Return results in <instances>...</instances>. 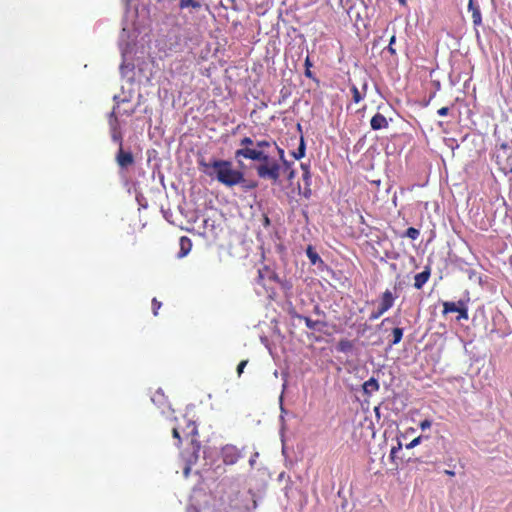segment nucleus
Segmentation results:
<instances>
[{
	"label": "nucleus",
	"instance_id": "15",
	"mask_svg": "<svg viewBox=\"0 0 512 512\" xmlns=\"http://www.w3.org/2000/svg\"><path fill=\"white\" fill-rule=\"evenodd\" d=\"M379 388V383L375 378H370L363 384V391L366 395H371L373 392L378 391Z\"/></svg>",
	"mask_w": 512,
	"mask_h": 512
},
{
	"label": "nucleus",
	"instance_id": "39",
	"mask_svg": "<svg viewBox=\"0 0 512 512\" xmlns=\"http://www.w3.org/2000/svg\"><path fill=\"white\" fill-rule=\"evenodd\" d=\"M313 313L318 316L324 315V312L320 309L318 305L314 306Z\"/></svg>",
	"mask_w": 512,
	"mask_h": 512
},
{
	"label": "nucleus",
	"instance_id": "20",
	"mask_svg": "<svg viewBox=\"0 0 512 512\" xmlns=\"http://www.w3.org/2000/svg\"><path fill=\"white\" fill-rule=\"evenodd\" d=\"M283 378H284V383H283V386H282V393H281L280 398H279L280 409H281L280 419H281L282 422L284 421L283 414L286 412L284 407H283V394H284L285 389L287 388V374L286 373H283Z\"/></svg>",
	"mask_w": 512,
	"mask_h": 512
},
{
	"label": "nucleus",
	"instance_id": "22",
	"mask_svg": "<svg viewBox=\"0 0 512 512\" xmlns=\"http://www.w3.org/2000/svg\"><path fill=\"white\" fill-rule=\"evenodd\" d=\"M392 336H393V340L391 342V345L398 344L401 341L402 337H403V329L402 328H398V327L394 328L392 330Z\"/></svg>",
	"mask_w": 512,
	"mask_h": 512
},
{
	"label": "nucleus",
	"instance_id": "19",
	"mask_svg": "<svg viewBox=\"0 0 512 512\" xmlns=\"http://www.w3.org/2000/svg\"><path fill=\"white\" fill-rule=\"evenodd\" d=\"M248 496H249V498H250V502H251V504H250V503H245V504L243 505V508H244L245 510H248V511H249V510H254V509H256V507H257V499H256V495H255L251 490H249V491H248Z\"/></svg>",
	"mask_w": 512,
	"mask_h": 512
},
{
	"label": "nucleus",
	"instance_id": "55",
	"mask_svg": "<svg viewBox=\"0 0 512 512\" xmlns=\"http://www.w3.org/2000/svg\"><path fill=\"white\" fill-rule=\"evenodd\" d=\"M509 173L512 174V168H510L509 171L505 172L506 175H508Z\"/></svg>",
	"mask_w": 512,
	"mask_h": 512
},
{
	"label": "nucleus",
	"instance_id": "58",
	"mask_svg": "<svg viewBox=\"0 0 512 512\" xmlns=\"http://www.w3.org/2000/svg\"><path fill=\"white\" fill-rule=\"evenodd\" d=\"M339 3H343V0H339Z\"/></svg>",
	"mask_w": 512,
	"mask_h": 512
},
{
	"label": "nucleus",
	"instance_id": "25",
	"mask_svg": "<svg viewBox=\"0 0 512 512\" xmlns=\"http://www.w3.org/2000/svg\"><path fill=\"white\" fill-rule=\"evenodd\" d=\"M472 20L475 26H479L482 23L481 12L479 8H475L472 12Z\"/></svg>",
	"mask_w": 512,
	"mask_h": 512
},
{
	"label": "nucleus",
	"instance_id": "44",
	"mask_svg": "<svg viewBox=\"0 0 512 512\" xmlns=\"http://www.w3.org/2000/svg\"><path fill=\"white\" fill-rule=\"evenodd\" d=\"M305 76L308 77V78H313V74H312L310 68H306Z\"/></svg>",
	"mask_w": 512,
	"mask_h": 512
},
{
	"label": "nucleus",
	"instance_id": "31",
	"mask_svg": "<svg viewBox=\"0 0 512 512\" xmlns=\"http://www.w3.org/2000/svg\"><path fill=\"white\" fill-rule=\"evenodd\" d=\"M247 363H248V361H247V360H243V361H241V362L238 364V366H237V374H238V376H239V377H240V376H241V374L243 373L244 368L246 367Z\"/></svg>",
	"mask_w": 512,
	"mask_h": 512
},
{
	"label": "nucleus",
	"instance_id": "12",
	"mask_svg": "<svg viewBox=\"0 0 512 512\" xmlns=\"http://www.w3.org/2000/svg\"><path fill=\"white\" fill-rule=\"evenodd\" d=\"M241 148L237 149L235 152L236 158H243L242 154H239V152H243V150H254L255 142L250 137H244L240 141Z\"/></svg>",
	"mask_w": 512,
	"mask_h": 512
},
{
	"label": "nucleus",
	"instance_id": "18",
	"mask_svg": "<svg viewBox=\"0 0 512 512\" xmlns=\"http://www.w3.org/2000/svg\"><path fill=\"white\" fill-rule=\"evenodd\" d=\"M306 255L313 265H316L318 262H322L320 256L318 255V253L314 250V248L312 246L307 247Z\"/></svg>",
	"mask_w": 512,
	"mask_h": 512
},
{
	"label": "nucleus",
	"instance_id": "56",
	"mask_svg": "<svg viewBox=\"0 0 512 512\" xmlns=\"http://www.w3.org/2000/svg\"><path fill=\"white\" fill-rule=\"evenodd\" d=\"M389 321V318H385L382 323Z\"/></svg>",
	"mask_w": 512,
	"mask_h": 512
},
{
	"label": "nucleus",
	"instance_id": "41",
	"mask_svg": "<svg viewBox=\"0 0 512 512\" xmlns=\"http://www.w3.org/2000/svg\"><path fill=\"white\" fill-rule=\"evenodd\" d=\"M172 434H173V437L178 439V441L180 442V434H179V430L177 427H174L173 430H172Z\"/></svg>",
	"mask_w": 512,
	"mask_h": 512
},
{
	"label": "nucleus",
	"instance_id": "40",
	"mask_svg": "<svg viewBox=\"0 0 512 512\" xmlns=\"http://www.w3.org/2000/svg\"><path fill=\"white\" fill-rule=\"evenodd\" d=\"M190 470H191V462H189V463L185 466L184 471H183L184 476H185L186 478L189 476Z\"/></svg>",
	"mask_w": 512,
	"mask_h": 512
},
{
	"label": "nucleus",
	"instance_id": "38",
	"mask_svg": "<svg viewBox=\"0 0 512 512\" xmlns=\"http://www.w3.org/2000/svg\"><path fill=\"white\" fill-rule=\"evenodd\" d=\"M258 456H259L258 452H255V453L250 457V459H249V465H250L251 467H253V466H254V464H255L256 459L258 458Z\"/></svg>",
	"mask_w": 512,
	"mask_h": 512
},
{
	"label": "nucleus",
	"instance_id": "51",
	"mask_svg": "<svg viewBox=\"0 0 512 512\" xmlns=\"http://www.w3.org/2000/svg\"><path fill=\"white\" fill-rule=\"evenodd\" d=\"M398 2H399L401 5H403V6H405V5H406V0H398Z\"/></svg>",
	"mask_w": 512,
	"mask_h": 512
},
{
	"label": "nucleus",
	"instance_id": "49",
	"mask_svg": "<svg viewBox=\"0 0 512 512\" xmlns=\"http://www.w3.org/2000/svg\"><path fill=\"white\" fill-rule=\"evenodd\" d=\"M445 473L447 475H450V476H454L455 475L454 471H451V470H446Z\"/></svg>",
	"mask_w": 512,
	"mask_h": 512
},
{
	"label": "nucleus",
	"instance_id": "10",
	"mask_svg": "<svg viewBox=\"0 0 512 512\" xmlns=\"http://www.w3.org/2000/svg\"><path fill=\"white\" fill-rule=\"evenodd\" d=\"M429 277H430V268L426 267L424 271L415 275L414 287L416 289H421L426 284V282L429 280Z\"/></svg>",
	"mask_w": 512,
	"mask_h": 512
},
{
	"label": "nucleus",
	"instance_id": "43",
	"mask_svg": "<svg viewBox=\"0 0 512 512\" xmlns=\"http://www.w3.org/2000/svg\"><path fill=\"white\" fill-rule=\"evenodd\" d=\"M400 449H401V444H399L397 448H396V447H393V448L391 449V456L393 457V456L396 454V452H397L398 450H400Z\"/></svg>",
	"mask_w": 512,
	"mask_h": 512
},
{
	"label": "nucleus",
	"instance_id": "34",
	"mask_svg": "<svg viewBox=\"0 0 512 512\" xmlns=\"http://www.w3.org/2000/svg\"><path fill=\"white\" fill-rule=\"evenodd\" d=\"M395 43V36H392L388 45V50L391 54H395V49L393 48V44Z\"/></svg>",
	"mask_w": 512,
	"mask_h": 512
},
{
	"label": "nucleus",
	"instance_id": "52",
	"mask_svg": "<svg viewBox=\"0 0 512 512\" xmlns=\"http://www.w3.org/2000/svg\"><path fill=\"white\" fill-rule=\"evenodd\" d=\"M259 279L262 280L263 279V272L261 270H259Z\"/></svg>",
	"mask_w": 512,
	"mask_h": 512
},
{
	"label": "nucleus",
	"instance_id": "26",
	"mask_svg": "<svg viewBox=\"0 0 512 512\" xmlns=\"http://www.w3.org/2000/svg\"><path fill=\"white\" fill-rule=\"evenodd\" d=\"M406 236L412 240H416L418 237H419V230L414 228V227H409L407 230H406Z\"/></svg>",
	"mask_w": 512,
	"mask_h": 512
},
{
	"label": "nucleus",
	"instance_id": "32",
	"mask_svg": "<svg viewBox=\"0 0 512 512\" xmlns=\"http://www.w3.org/2000/svg\"><path fill=\"white\" fill-rule=\"evenodd\" d=\"M161 303L157 301L156 298H153L152 300V308H153V314L157 315L158 309H160Z\"/></svg>",
	"mask_w": 512,
	"mask_h": 512
},
{
	"label": "nucleus",
	"instance_id": "17",
	"mask_svg": "<svg viewBox=\"0 0 512 512\" xmlns=\"http://www.w3.org/2000/svg\"><path fill=\"white\" fill-rule=\"evenodd\" d=\"M357 0H343V3H339L340 6L347 12L348 15H350L355 6H356ZM363 6L365 5L364 0H358Z\"/></svg>",
	"mask_w": 512,
	"mask_h": 512
},
{
	"label": "nucleus",
	"instance_id": "11",
	"mask_svg": "<svg viewBox=\"0 0 512 512\" xmlns=\"http://www.w3.org/2000/svg\"><path fill=\"white\" fill-rule=\"evenodd\" d=\"M297 317L304 320L307 328L311 330L321 331V328L326 326V323L320 320H312L311 318L302 315H297Z\"/></svg>",
	"mask_w": 512,
	"mask_h": 512
},
{
	"label": "nucleus",
	"instance_id": "28",
	"mask_svg": "<svg viewBox=\"0 0 512 512\" xmlns=\"http://www.w3.org/2000/svg\"><path fill=\"white\" fill-rule=\"evenodd\" d=\"M152 402L162 404L164 401V395L163 393L158 390L155 395L151 398Z\"/></svg>",
	"mask_w": 512,
	"mask_h": 512
},
{
	"label": "nucleus",
	"instance_id": "16",
	"mask_svg": "<svg viewBox=\"0 0 512 512\" xmlns=\"http://www.w3.org/2000/svg\"><path fill=\"white\" fill-rule=\"evenodd\" d=\"M192 243L191 240L188 237H181L180 238V252L178 254V257L182 258L185 257L191 250Z\"/></svg>",
	"mask_w": 512,
	"mask_h": 512
},
{
	"label": "nucleus",
	"instance_id": "5",
	"mask_svg": "<svg viewBox=\"0 0 512 512\" xmlns=\"http://www.w3.org/2000/svg\"><path fill=\"white\" fill-rule=\"evenodd\" d=\"M394 300L395 297L393 296L392 292L390 290H386L381 297V303L378 309L370 314L369 320L373 321L380 318L386 311H388L393 306Z\"/></svg>",
	"mask_w": 512,
	"mask_h": 512
},
{
	"label": "nucleus",
	"instance_id": "33",
	"mask_svg": "<svg viewBox=\"0 0 512 512\" xmlns=\"http://www.w3.org/2000/svg\"><path fill=\"white\" fill-rule=\"evenodd\" d=\"M432 426V421L429 419H425L420 423V428L422 430L429 429Z\"/></svg>",
	"mask_w": 512,
	"mask_h": 512
},
{
	"label": "nucleus",
	"instance_id": "57",
	"mask_svg": "<svg viewBox=\"0 0 512 512\" xmlns=\"http://www.w3.org/2000/svg\"><path fill=\"white\" fill-rule=\"evenodd\" d=\"M274 376H275V377H277V376H278V371H277V370L274 372Z\"/></svg>",
	"mask_w": 512,
	"mask_h": 512
},
{
	"label": "nucleus",
	"instance_id": "9",
	"mask_svg": "<svg viewBox=\"0 0 512 512\" xmlns=\"http://www.w3.org/2000/svg\"><path fill=\"white\" fill-rule=\"evenodd\" d=\"M370 125L373 130H380L388 127V121L384 115L376 113L372 117Z\"/></svg>",
	"mask_w": 512,
	"mask_h": 512
},
{
	"label": "nucleus",
	"instance_id": "27",
	"mask_svg": "<svg viewBox=\"0 0 512 512\" xmlns=\"http://www.w3.org/2000/svg\"><path fill=\"white\" fill-rule=\"evenodd\" d=\"M351 91H352V94H353L354 102L359 103L362 100V98H363L361 93H360V91L358 90V88L356 86H353L351 88Z\"/></svg>",
	"mask_w": 512,
	"mask_h": 512
},
{
	"label": "nucleus",
	"instance_id": "46",
	"mask_svg": "<svg viewBox=\"0 0 512 512\" xmlns=\"http://www.w3.org/2000/svg\"><path fill=\"white\" fill-rule=\"evenodd\" d=\"M187 512H199V511L197 510V508H196V507H194V506H189V507L187 508Z\"/></svg>",
	"mask_w": 512,
	"mask_h": 512
},
{
	"label": "nucleus",
	"instance_id": "4",
	"mask_svg": "<svg viewBox=\"0 0 512 512\" xmlns=\"http://www.w3.org/2000/svg\"><path fill=\"white\" fill-rule=\"evenodd\" d=\"M113 99L116 102L117 106L113 108V111L111 112L109 119L111 138L114 142L119 144V147H122V133L120 131L119 123L116 118V110L118 109L120 102H126L128 101V99L126 97L120 98V96L118 95H115Z\"/></svg>",
	"mask_w": 512,
	"mask_h": 512
},
{
	"label": "nucleus",
	"instance_id": "53",
	"mask_svg": "<svg viewBox=\"0 0 512 512\" xmlns=\"http://www.w3.org/2000/svg\"><path fill=\"white\" fill-rule=\"evenodd\" d=\"M294 177V172L293 171H290L289 173V178H293Z\"/></svg>",
	"mask_w": 512,
	"mask_h": 512
},
{
	"label": "nucleus",
	"instance_id": "45",
	"mask_svg": "<svg viewBox=\"0 0 512 512\" xmlns=\"http://www.w3.org/2000/svg\"><path fill=\"white\" fill-rule=\"evenodd\" d=\"M301 166H302V169L304 170V179H307L309 176V172L305 165L302 164Z\"/></svg>",
	"mask_w": 512,
	"mask_h": 512
},
{
	"label": "nucleus",
	"instance_id": "2",
	"mask_svg": "<svg viewBox=\"0 0 512 512\" xmlns=\"http://www.w3.org/2000/svg\"><path fill=\"white\" fill-rule=\"evenodd\" d=\"M239 154H242L244 159L258 162L255 170L259 178L270 180L272 183L279 182L284 167L272 152L263 153L262 151L243 150Z\"/></svg>",
	"mask_w": 512,
	"mask_h": 512
},
{
	"label": "nucleus",
	"instance_id": "30",
	"mask_svg": "<svg viewBox=\"0 0 512 512\" xmlns=\"http://www.w3.org/2000/svg\"><path fill=\"white\" fill-rule=\"evenodd\" d=\"M421 440H422L421 436L413 439L409 444L406 445V448L411 449V448L416 447L417 445H419L421 443Z\"/></svg>",
	"mask_w": 512,
	"mask_h": 512
},
{
	"label": "nucleus",
	"instance_id": "50",
	"mask_svg": "<svg viewBox=\"0 0 512 512\" xmlns=\"http://www.w3.org/2000/svg\"><path fill=\"white\" fill-rule=\"evenodd\" d=\"M227 2L230 4V6H233L235 4V0H227Z\"/></svg>",
	"mask_w": 512,
	"mask_h": 512
},
{
	"label": "nucleus",
	"instance_id": "47",
	"mask_svg": "<svg viewBox=\"0 0 512 512\" xmlns=\"http://www.w3.org/2000/svg\"><path fill=\"white\" fill-rule=\"evenodd\" d=\"M305 66H306V68H310L312 66L309 57H307L305 60Z\"/></svg>",
	"mask_w": 512,
	"mask_h": 512
},
{
	"label": "nucleus",
	"instance_id": "23",
	"mask_svg": "<svg viewBox=\"0 0 512 512\" xmlns=\"http://www.w3.org/2000/svg\"><path fill=\"white\" fill-rule=\"evenodd\" d=\"M443 313L444 314H448V313H451V312H458L459 310V306L454 303V302H444L443 304Z\"/></svg>",
	"mask_w": 512,
	"mask_h": 512
},
{
	"label": "nucleus",
	"instance_id": "48",
	"mask_svg": "<svg viewBox=\"0 0 512 512\" xmlns=\"http://www.w3.org/2000/svg\"><path fill=\"white\" fill-rule=\"evenodd\" d=\"M267 273H269V278L270 279L276 280L277 276L274 273L269 272V271H267Z\"/></svg>",
	"mask_w": 512,
	"mask_h": 512
},
{
	"label": "nucleus",
	"instance_id": "35",
	"mask_svg": "<svg viewBox=\"0 0 512 512\" xmlns=\"http://www.w3.org/2000/svg\"><path fill=\"white\" fill-rule=\"evenodd\" d=\"M350 347H351L350 342H348V341H341L340 342V350L341 351H346Z\"/></svg>",
	"mask_w": 512,
	"mask_h": 512
},
{
	"label": "nucleus",
	"instance_id": "7",
	"mask_svg": "<svg viewBox=\"0 0 512 512\" xmlns=\"http://www.w3.org/2000/svg\"><path fill=\"white\" fill-rule=\"evenodd\" d=\"M134 40L135 36L130 35L127 28L124 27L119 37V47L123 57H125L128 53L131 52Z\"/></svg>",
	"mask_w": 512,
	"mask_h": 512
},
{
	"label": "nucleus",
	"instance_id": "13",
	"mask_svg": "<svg viewBox=\"0 0 512 512\" xmlns=\"http://www.w3.org/2000/svg\"><path fill=\"white\" fill-rule=\"evenodd\" d=\"M272 154L274 155V152H277V160H280V164L284 167V170H289L291 163L288 162L285 158V152L282 148L278 147L276 143L274 142V147L271 149Z\"/></svg>",
	"mask_w": 512,
	"mask_h": 512
},
{
	"label": "nucleus",
	"instance_id": "3",
	"mask_svg": "<svg viewBox=\"0 0 512 512\" xmlns=\"http://www.w3.org/2000/svg\"><path fill=\"white\" fill-rule=\"evenodd\" d=\"M179 8L188 9V14H185V17L189 23H196L201 16H204L203 12L208 11V6L202 0H180Z\"/></svg>",
	"mask_w": 512,
	"mask_h": 512
},
{
	"label": "nucleus",
	"instance_id": "54",
	"mask_svg": "<svg viewBox=\"0 0 512 512\" xmlns=\"http://www.w3.org/2000/svg\"><path fill=\"white\" fill-rule=\"evenodd\" d=\"M124 113H127L128 115H131V114H133V110H131V111H124Z\"/></svg>",
	"mask_w": 512,
	"mask_h": 512
},
{
	"label": "nucleus",
	"instance_id": "37",
	"mask_svg": "<svg viewBox=\"0 0 512 512\" xmlns=\"http://www.w3.org/2000/svg\"><path fill=\"white\" fill-rule=\"evenodd\" d=\"M448 112H449L448 107H442L437 111L438 115L442 116V117L446 116L448 114Z\"/></svg>",
	"mask_w": 512,
	"mask_h": 512
},
{
	"label": "nucleus",
	"instance_id": "24",
	"mask_svg": "<svg viewBox=\"0 0 512 512\" xmlns=\"http://www.w3.org/2000/svg\"><path fill=\"white\" fill-rule=\"evenodd\" d=\"M295 159H301L305 156V143L303 138L300 140V145L296 152L293 153Z\"/></svg>",
	"mask_w": 512,
	"mask_h": 512
},
{
	"label": "nucleus",
	"instance_id": "36",
	"mask_svg": "<svg viewBox=\"0 0 512 512\" xmlns=\"http://www.w3.org/2000/svg\"><path fill=\"white\" fill-rule=\"evenodd\" d=\"M499 145H500V148L503 149V150L512 149V140H511V143L501 142Z\"/></svg>",
	"mask_w": 512,
	"mask_h": 512
},
{
	"label": "nucleus",
	"instance_id": "42",
	"mask_svg": "<svg viewBox=\"0 0 512 512\" xmlns=\"http://www.w3.org/2000/svg\"><path fill=\"white\" fill-rule=\"evenodd\" d=\"M475 8H479L478 6H476L474 4V0H469V3H468V9L473 12Z\"/></svg>",
	"mask_w": 512,
	"mask_h": 512
},
{
	"label": "nucleus",
	"instance_id": "21",
	"mask_svg": "<svg viewBox=\"0 0 512 512\" xmlns=\"http://www.w3.org/2000/svg\"><path fill=\"white\" fill-rule=\"evenodd\" d=\"M198 431H197V427L195 425L194 422L192 421H189L188 424H187V427L183 430V434L185 436H195L197 435Z\"/></svg>",
	"mask_w": 512,
	"mask_h": 512
},
{
	"label": "nucleus",
	"instance_id": "1",
	"mask_svg": "<svg viewBox=\"0 0 512 512\" xmlns=\"http://www.w3.org/2000/svg\"><path fill=\"white\" fill-rule=\"evenodd\" d=\"M198 164L203 173L227 187H233L245 181L243 172L235 169L231 161L216 158L206 161L205 158H201Z\"/></svg>",
	"mask_w": 512,
	"mask_h": 512
},
{
	"label": "nucleus",
	"instance_id": "29",
	"mask_svg": "<svg viewBox=\"0 0 512 512\" xmlns=\"http://www.w3.org/2000/svg\"><path fill=\"white\" fill-rule=\"evenodd\" d=\"M458 313H459L458 320H460V319L467 320L468 319V312L465 307H460L458 310Z\"/></svg>",
	"mask_w": 512,
	"mask_h": 512
},
{
	"label": "nucleus",
	"instance_id": "8",
	"mask_svg": "<svg viewBox=\"0 0 512 512\" xmlns=\"http://www.w3.org/2000/svg\"><path fill=\"white\" fill-rule=\"evenodd\" d=\"M116 161L121 168H127L128 166L133 164L134 158L130 152H125L123 150V147H119V151L116 156Z\"/></svg>",
	"mask_w": 512,
	"mask_h": 512
},
{
	"label": "nucleus",
	"instance_id": "14",
	"mask_svg": "<svg viewBox=\"0 0 512 512\" xmlns=\"http://www.w3.org/2000/svg\"><path fill=\"white\" fill-rule=\"evenodd\" d=\"M274 147V141L272 140H260L255 142L254 151H262L263 153H271V149Z\"/></svg>",
	"mask_w": 512,
	"mask_h": 512
},
{
	"label": "nucleus",
	"instance_id": "6",
	"mask_svg": "<svg viewBox=\"0 0 512 512\" xmlns=\"http://www.w3.org/2000/svg\"><path fill=\"white\" fill-rule=\"evenodd\" d=\"M242 456V452L234 445L228 444L221 449V457L226 465H234Z\"/></svg>",
	"mask_w": 512,
	"mask_h": 512
}]
</instances>
